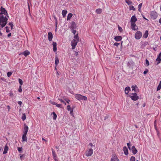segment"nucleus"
<instances>
[{
  "instance_id": "nucleus-58",
  "label": "nucleus",
  "mask_w": 161,
  "mask_h": 161,
  "mask_svg": "<svg viewBox=\"0 0 161 161\" xmlns=\"http://www.w3.org/2000/svg\"><path fill=\"white\" fill-rule=\"evenodd\" d=\"M74 25H75V23L74 22H72V25L73 26Z\"/></svg>"
},
{
  "instance_id": "nucleus-33",
  "label": "nucleus",
  "mask_w": 161,
  "mask_h": 161,
  "mask_svg": "<svg viewBox=\"0 0 161 161\" xmlns=\"http://www.w3.org/2000/svg\"><path fill=\"white\" fill-rule=\"evenodd\" d=\"M142 6V3H140L138 6V8L139 11H141V9Z\"/></svg>"
},
{
  "instance_id": "nucleus-39",
  "label": "nucleus",
  "mask_w": 161,
  "mask_h": 161,
  "mask_svg": "<svg viewBox=\"0 0 161 161\" xmlns=\"http://www.w3.org/2000/svg\"><path fill=\"white\" fill-rule=\"evenodd\" d=\"M12 74V72H9L7 73V76L8 77H10Z\"/></svg>"
},
{
  "instance_id": "nucleus-42",
  "label": "nucleus",
  "mask_w": 161,
  "mask_h": 161,
  "mask_svg": "<svg viewBox=\"0 0 161 161\" xmlns=\"http://www.w3.org/2000/svg\"><path fill=\"white\" fill-rule=\"evenodd\" d=\"M49 103H50L54 105H56V103L55 102L51 100L49 101Z\"/></svg>"
},
{
  "instance_id": "nucleus-25",
  "label": "nucleus",
  "mask_w": 161,
  "mask_h": 161,
  "mask_svg": "<svg viewBox=\"0 0 161 161\" xmlns=\"http://www.w3.org/2000/svg\"><path fill=\"white\" fill-rule=\"evenodd\" d=\"M130 88L129 87H127L125 88V92L126 94H128L130 91Z\"/></svg>"
},
{
  "instance_id": "nucleus-55",
  "label": "nucleus",
  "mask_w": 161,
  "mask_h": 161,
  "mask_svg": "<svg viewBox=\"0 0 161 161\" xmlns=\"http://www.w3.org/2000/svg\"><path fill=\"white\" fill-rule=\"evenodd\" d=\"M18 104H19L20 105H21L22 104V102L20 101H19L18 102Z\"/></svg>"
},
{
  "instance_id": "nucleus-60",
  "label": "nucleus",
  "mask_w": 161,
  "mask_h": 161,
  "mask_svg": "<svg viewBox=\"0 0 161 161\" xmlns=\"http://www.w3.org/2000/svg\"><path fill=\"white\" fill-rule=\"evenodd\" d=\"M11 33L8 34L7 35L8 37H9L10 36H11Z\"/></svg>"
},
{
  "instance_id": "nucleus-53",
  "label": "nucleus",
  "mask_w": 161,
  "mask_h": 161,
  "mask_svg": "<svg viewBox=\"0 0 161 161\" xmlns=\"http://www.w3.org/2000/svg\"><path fill=\"white\" fill-rule=\"evenodd\" d=\"M72 32L75 35L76 33V31L75 30H73L72 31Z\"/></svg>"
},
{
  "instance_id": "nucleus-22",
  "label": "nucleus",
  "mask_w": 161,
  "mask_h": 161,
  "mask_svg": "<svg viewBox=\"0 0 161 161\" xmlns=\"http://www.w3.org/2000/svg\"><path fill=\"white\" fill-rule=\"evenodd\" d=\"M30 52L28 50L25 51L22 53L26 57L30 54Z\"/></svg>"
},
{
  "instance_id": "nucleus-24",
  "label": "nucleus",
  "mask_w": 161,
  "mask_h": 161,
  "mask_svg": "<svg viewBox=\"0 0 161 161\" xmlns=\"http://www.w3.org/2000/svg\"><path fill=\"white\" fill-rule=\"evenodd\" d=\"M67 13V11L66 10H63L62 11V14L63 17H65Z\"/></svg>"
},
{
  "instance_id": "nucleus-14",
  "label": "nucleus",
  "mask_w": 161,
  "mask_h": 161,
  "mask_svg": "<svg viewBox=\"0 0 161 161\" xmlns=\"http://www.w3.org/2000/svg\"><path fill=\"white\" fill-rule=\"evenodd\" d=\"M137 21V19L135 15L132 16L130 19L131 23H135Z\"/></svg>"
},
{
  "instance_id": "nucleus-48",
  "label": "nucleus",
  "mask_w": 161,
  "mask_h": 161,
  "mask_svg": "<svg viewBox=\"0 0 161 161\" xmlns=\"http://www.w3.org/2000/svg\"><path fill=\"white\" fill-rule=\"evenodd\" d=\"M18 91H19V92H22V88H21V86H19V89H18Z\"/></svg>"
},
{
  "instance_id": "nucleus-41",
  "label": "nucleus",
  "mask_w": 161,
  "mask_h": 161,
  "mask_svg": "<svg viewBox=\"0 0 161 161\" xmlns=\"http://www.w3.org/2000/svg\"><path fill=\"white\" fill-rule=\"evenodd\" d=\"M17 150H18V151L19 152V153H21V152L22 151V147H17Z\"/></svg>"
},
{
  "instance_id": "nucleus-49",
  "label": "nucleus",
  "mask_w": 161,
  "mask_h": 161,
  "mask_svg": "<svg viewBox=\"0 0 161 161\" xmlns=\"http://www.w3.org/2000/svg\"><path fill=\"white\" fill-rule=\"evenodd\" d=\"M58 100L61 103H64V101L62 99L60 98L59 97L58 98Z\"/></svg>"
},
{
  "instance_id": "nucleus-62",
  "label": "nucleus",
  "mask_w": 161,
  "mask_h": 161,
  "mask_svg": "<svg viewBox=\"0 0 161 161\" xmlns=\"http://www.w3.org/2000/svg\"><path fill=\"white\" fill-rule=\"evenodd\" d=\"M70 114H71V115L73 114V110H70Z\"/></svg>"
},
{
  "instance_id": "nucleus-56",
  "label": "nucleus",
  "mask_w": 161,
  "mask_h": 161,
  "mask_svg": "<svg viewBox=\"0 0 161 161\" xmlns=\"http://www.w3.org/2000/svg\"><path fill=\"white\" fill-rule=\"evenodd\" d=\"M7 108L8 109V111H9L10 109V107L9 105H8L7 106Z\"/></svg>"
},
{
  "instance_id": "nucleus-36",
  "label": "nucleus",
  "mask_w": 161,
  "mask_h": 161,
  "mask_svg": "<svg viewBox=\"0 0 161 161\" xmlns=\"http://www.w3.org/2000/svg\"><path fill=\"white\" fill-rule=\"evenodd\" d=\"M130 161H135V158L134 156H131L130 158Z\"/></svg>"
},
{
  "instance_id": "nucleus-40",
  "label": "nucleus",
  "mask_w": 161,
  "mask_h": 161,
  "mask_svg": "<svg viewBox=\"0 0 161 161\" xmlns=\"http://www.w3.org/2000/svg\"><path fill=\"white\" fill-rule=\"evenodd\" d=\"M118 30L120 32H122L123 31L122 28L121 27H120L119 25L118 26Z\"/></svg>"
},
{
  "instance_id": "nucleus-43",
  "label": "nucleus",
  "mask_w": 161,
  "mask_h": 161,
  "mask_svg": "<svg viewBox=\"0 0 161 161\" xmlns=\"http://www.w3.org/2000/svg\"><path fill=\"white\" fill-rule=\"evenodd\" d=\"M56 106L59 108H62V105L61 104H58L57 103H56Z\"/></svg>"
},
{
  "instance_id": "nucleus-10",
  "label": "nucleus",
  "mask_w": 161,
  "mask_h": 161,
  "mask_svg": "<svg viewBox=\"0 0 161 161\" xmlns=\"http://www.w3.org/2000/svg\"><path fill=\"white\" fill-rule=\"evenodd\" d=\"M131 28L132 30L135 31L138 29L135 23H131Z\"/></svg>"
},
{
  "instance_id": "nucleus-44",
  "label": "nucleus",
  "mask_w": 161,
  "mask_h": 161,
  "mask_svg": "<svg viewBox=\"0 0 161 161\" xmlns=\"http://www.w3.org/2000/svg\"><path fill=\"white\" fill-rule=\"evenodd\" d=\"M5 28H6V32L7 33H8V32H10V30H9V27H8L6 26L5 27Z\"/></svg>"
},
{
  "instance_id": "nucleus-28",
  "label": "nucleus",
  "mask_w": 161,
  "mask_h": 161,
  "mask_svg": "<svg viewBox=\"0 0 161 161\" xmlns=\"http://www.w3.org/2000/svg\"><path fill=\"white\" fill-rule=\"evenodd\" d=\"M125 2L127 3L129 5H131L133 3L132 2L130 1V0H125Z\"/></svg>"
},
{
  "instance_id": "nucleus-8",
  "label": "nucleus",
  "mask_w": 161,
  "mask_h": 161,
  "mask_svg": "<svg viewBox=\"0 0 161 161\" xmlns=\"http://www.w3.org/2000/svg\"><path fill=\"white\" fill-rule=\"evenodd\" d=\"M78 41L75 39H73L71 42V45L72 46V49H75V46H76Z\"/></svg>"
},
{
  "instance_id": "nucleus-27",
  "label": "nucleus",
  "mask_w": 161,
  "mask_h": 161,
  "mask_svg": "<svg viewBox=\"0 0 161 161\" xmlns=\"http://www.w3.org/2000/svg\"><path fill=\"white\" fill-rule=\"evenodd\" d=\"M72 16L73 14L71 13H69V14H68L67 17V20H69L72 17Z\"/></svg>"
},
{
  "instance_id": "nucleus-16",
  "label": "nucleus",
  "mask_w": 161,
  "mask_h": 161,
  "mask_svg": "<svg viewBox=\"0 0 161 161\" xmlns=\"http://www.w3.org/2000/svg\"><path fill=\"white\" fill-rule=\"evenodd\" d=\"M53 51L54 52H55L57 51V43L55 42H53Z\"/></svg>"
},
{
  "instance_id": "nucleus-13",
  "label": "nucleus",
  "mask_w": 161,
  "mask_h": 161,
  "mask_svg": "<svg viewBox=\"0 0 161 161\" xmlns=\"http://www.w3.org/2000/svg\"><path fill=\"white\" fill-rule=\"evenodd\" d=\"M27 134L23 133L22 136V142H26L27 139V138L26 136Z\"/></svg>"
},
{
  "instance_id": "nucleus-45",
  "label": "nucleus",
  "mask_w": 161,
  "mask_h": 161,
  "mask_svg": "<svg viewBox=\"0 0 161 161\" xmlns=\"http://www.w3.org/2000/svg\"><path fill=\"white\" fill-rule=\"evenodd\" d=\"M67 109L68 111H69L70 110H71V109L70 106L69 105H68L67 106Z\"/></svg>"
},
{
  "instance_id": "nucleus-9",
  "label": "nucleus",
  "mask_w": 161,
  "mask_h": 161,
  "mask_svg": "<svg viewBox=\"0 0 161 161\" xmlns=\"http://www.w3.org/2000/svg\"><path fill=\"white\" fill-rule=\"evenodd\" d=\"M110 161H119V159L115 154H113Z\"/></svg>"
},
{
  "instance_id": "nucleus-37",
  "label": "nucleus",
  "mask_w": 161,
  "mask_h": 161,
  "mask_svg": "<svg viewBox=\"0 0 161 161\" xmlns=\"http://www.w3.org/2000/svg\"><path fill=\"white\" fill-rule=\"evenodd\" d=\"M146 64L147 66H148L149 65V61L147 59L146 60Z\"/></svg>"
},
{
  "instance_id": "nucleus-32",
  "label": "nucleus",
  "mask_w": 161,
  "mask_h": 161,
  "mask_svg": "<svg viewBox=\"0 0 161 161\" xmlns=\"http://www.w3.org/2000/svg\"><path fill=\"white\" fill-rule=\"evenodd\" d=\"M74 38L75 39V40L78 41H79V37L78 36V34H77L74 36Z\"/></svg>"
},
{
  "instance_id": "nucleus-52",
  "label": "nucleus",
  "mask_w": 161,
  "mask_h": 161,
  "mask_svg": "<svg viewBox=\"0 0 161 161\" xmlns=\"http://www.w3.org/2000/svg\"><path fill=\"white\" fill-rule=\"evenodd\" d=\"M148 71V70L147 69H146L145 71H144L143 74L144 75L146 74Z\"/></svg>"
},
{
  "instance_id": "nucleus-57",
  "label": "nucleus",
  "mask_w": 161,
  "mask_h": 161,
  "mask_svg": "<svg viewBox=\"0 0 161 161\" xmlns=\"http://www.w3.org/2000/svg\"><path fill=\"white\" fill-rule=\"evenodd\" d=\"M158 57L161 58V52L158 55Z\"/></svg>"
},
{
  "instance_id": "nucleus-11",
  "label": "nucleus",
  "mask_w": 161,
  "mask_h": 161,
  "mask_svg": "<svg viewBox=\"0 0 161 161\" xmlns=\"http://www.w3.org/2000/svg\"><path fill=\"white\" fill-rule=\"evenodd\" d=\"M24 130L23 132V133L27 134L29 128L25 124H24Z\"/></svg>"
},
{
  "instance_id": "nucleus-6",
  "label": "nucleus",
  "mask_w": 161,
  "mask_h": 161,
  "mask_svg": "<svg viewBox=\"0 0 161 161\" xmlns=\"http://www.w3.org/2000/svg\"><path fill=\"white\" fill-rule=\"evenodd\" d=\"M130 97L133 101H136L139 98V96L136 93H131L130 95Z\"/></svg>"
},
{
  "instance_id": "nucleus-19",
  "label": "nucleus",
  "mask_w": 161,
  "mask_h": 161,
  "mask_svg": "<svg viewBox=\"0 0 161 161\" xmlns=\"http://www.w3.org/2000/svg\"><path fill=\"white\" fill-rule=\"evenodd\" d=\"M123 150L125 155H127L128 154V151L127 148L126 147H123Z\"/></svg>"
},
{
  "instance_id": "nucleus-61",
  "label": "nucleus",
  "mask_w": 161,
  "mask_h": 161,
  "mask_svg": "<svg viewBox=\"0 0 161 161\" xmlns=\"http://www.w3.org/2000/svg\"><path fill=\"white\" fill-rule=\"evenodd\" d=\"M142 17L144 19L148 20L145 17L144 15H143Z\"/></svg>"
},
{
  "instance_id": "nucleus-54",
  "label": "nucleus",
  "mask_w": 161,
  "mask_h": 161,
  "mask_svg": "<svg viewBox=\"0 0 161 161\" xmlns=\"http://www.w3.org/2000/svg\"><path fill=\"white\" fill-rule=\"evenodd\" d=\"M127 145L128 146V147L129 149H130V143H127Z\"/></svg>"
},
{
  "instance_id": "nucleus-47",
  "label": "nucleus",
  "mask_w": 161,
  "mask_h": 161,
  "mask_svg": "<svg viewBox=\"0 0 161 161\" xmlns=\"http://www.w3.org/2000/svg\"><path fill=\"white\" fill-rule=\"evenodd\" d=\"M13 94L11 91H10L9 96L10 97H13Z\"/></svg>"
},
{
  "instance_id": "nucleus-31",
  "label": "nucleus",
  "mask_w": 161,
  "mask_h": 161,
  "mask_svg": "<svg viewBox=\"0 0 161 161\" xmlns=\"http://www.w3.org/2000/svg\"><path fill=\"white\" fill-rule=\"evenodd\" d=\"M55 62L56 65H57L58 64L59 60L58 58L57 57H56L55 58Z\"/></svg>"
},
{
  "instance_id": "nucleus-5",
  "label": "nucleus",
  "mask_w": 161,
  "mask_h": 161,
  "mask_svg": "<svg viewBox=\"0 0 161 161\" xmlns=\"http://www.w3.org/2000/svg\"><path fill=\"white\" fill-rule=\"evenodd\" d=\"M142 35V33L140 31H138L135 34V37L136 39L139 40L141 38Z\"/></svg>"
},
{
  "instance_id": "nucleus-26",
  "label": "nucleus",
  "mask_w": 161,
  "mask_h": 161,
  "mask_svg": "<svg viewBox=\"0 0 161 161\" xmlns=\"http://www.w3.org/2000/svg\"><path fill=\"white\" fill-rule=\"evenodd\" d=\"M102 11V9L100 8L97 9L96 10V13L98 14H99L101 13Z\"/></svg>"
},
{
  "instance_id": "nucleus-7",
  "label": "nucleus",
  "mask_w": 161,
  "mask_h": 161,
  "mask_svg": "<svg viewBox=\"0 0 161 161\" xmlns=\"http://www.w3.org/2000/svg\"><path fill=\"white\" fill-rule=\"evenodd\" d=\"M158 14L155 11H152L151 12L150 16L151 19L154 20L156 19L158 17Z\"/></svg>"
},
{
  "instance_id": "nucleus-2",
  "label": "nucleus",
  "mask_w": 161,
  "mask_h": 161,
  "mask_svg": "<svg viewBox=\"0 0 161 161\" xmlns=\"http://www.w3.org/2000/svg\"><path fill=\"white\" fill-rule=\"evenodd\" d=\"M75 98L79 100H86L87 98L86 97L80 94H76L75 95Z\"/></svg>"
},
{
  "instance_id": "nucleus-17",
  "label": "nucleus",
  "mask_w": 161,
  "mask_h": 161,
  "mask_svg": "<svg viewBox=\"0 0 161 161\" xmlns=\"http://www.w3.org/2000/svg\"><path fill=\"white\" fill-rule=\"evenodd\" d=\"M131 150H132V152L134 154H136L137 153V150L135 148V146H133L132 147Z\"/></svg>"
},
{
  "instance_id": "nucleus-23",
  "label": "nucleus",
  "mask_w": 161,
  "mask_h": 161,
  "mask_svg": "<svg viewBox=\"0 0 161 161\" xmlns=\"http://www.w3.org/2000/svg\"><path fill=\"white\" fill-rule=\"evenodd\" d=\"M148 31L147 30H146L145 33L144 34L143 37L144 38H147L148 36Z\"/></svg>"
},
{
  "instance_id": "nucleus-63",
  "label": "nucleus",
  "mask_w": 161,
  "mask_h": 161,
  "mask_svg": "<svg viewBox=\"0 0 161 161\" xmlns=\"http://www.w3.org/2000/svg\"><path fill=\"white\" fill-rule=\"evenodd\" d=\"M66 102L67 103H69V102H70V100L68 99V100H66Z\"/></svg>"
},
{
  "instance_id": "nucleus-3",
  "label": "nucleus",
  "mask_w": 161,
  "mask_h": 161,
  "mask_svg": "<svg viewBox=\"0 0 161 161\" xmlns=\"http://www.w3.org/2000/svg\"><path fill=\"white\" fill-rule=\"evenodd\" d=\"M93 152V150L92 148H87L85 151V154L86 157H89L92 155Z\"/></svg>"
},
{
  "instance_id": "nucleus-18",
  "label": "nucleus",
  "mask_w": 161,
  "mask_h": 161,
  "mask_svg": "<svg viewBox=\"0 0 161 161\" xmlns=\"http://www.w3.org/2000/svg\"><path fill=\"white\" fill-rule=\"evenodd\" d=\"M114 39L116 41L118 42L121 41L122 38L120 36H117L115 37Z\"/></svg>"
},
{
  "instance_id": "nucleus-50",
  "label": "nucleus",
  "mask_w": 161,
  "mask_h": 161,
  "mask_svg": "<svg viewBox=\"0 0 161 161\" xmlns=\"http://www.w3.org/2000/svg\"><path fill=\"white\" fill-rule=\"evenodd\" d=\"M8 25L10 26L11 27V29H12L13 27L14 26L13 24L11 22H9L8 24Z\"/></svg>"
},
{
  "instance_id": "nucleus-29",
  "label": "nucleus",
  "mask_w": 161,
  "mask_h": 161,
  "mask_svg": "<svg viewBox=\"0 0 161 161\" xmlns=\"http://www.w3.org/2000/svg\"><path fill=\"white\" fill-rule=\"evenodd\" d=\"M156 61L158 62L157 64H158L161 62V58L158 57L156 59Z\"/></svg>"
},
{
  "instance_id": "nucleus-34",
  "label": "nucleus",
  "mask_w": 161,
  "mask_h": 161,
  "mask_svg": "<svg viewBox=\"0 0 161 161\" xmlns=\"http://www.w3.org/2000/svg\"><path fill=\"white\" fill-rule=\"evenodd\" d=\"M129 8L130 10H132L133 11H135L136 10L135 8L133 6L130 5L129 6Z\"/></svg>"
},
{
  "instance_id": "nucleus-4",
  "label": "nucleus",
  "mask_w": 161,
  "mask_h": 161,
  "mask_svg": "<svg viewBox=\"0 0 161 161\" xmlns=\"http://www.w3.org/2000/svg\"><path fill=\"white\" fill-rule=\"evenodd\" d=\"M0 11L1 12L0 13V15H3V14H4L5 16H7V17H8V14L7 13V12L5 9L3 8V7H1L0 8Z\"/></svg>"
},
{
  "instance_id": "nucleus-64",
  "label": "nucleus",
  "mask_w": 161,
  "mask_h": 161,
  "mask_svg": "<svg viewBox=\"0 0 161 161\" xmlns=\"http://www.w3.org/2000/svg\"><path fill=\"white\" fill-rule=\"evenodd\" d=\"M159 22L161 24V18L159 20Z\"/></svg>"
},
{
  "instance_id": "nucleus-15",
  "label": "nucleus",
  "mask_w": 161,
  "mask_h": 161,
  "mask_svg": "<svg viewBox=\"0 0 161 161\" xmlns=\"http://www.w3.org/2000/svg\"><path fill=\"white\" fill-rule=\"evenodd\" d=\"M131 88L132 90L134 91L135 92H138V88L136 85H135V86L133 85L132 86Z\"/></svg>"
},
{
  "instance_id": "nucleus-30",
  "label": "nucleus",
  "mask_w": 161,
  "mask_h": 161,
  "mask_svg": "<svg viewBox=\"0 0 161 161\" xmlns=\"http://www.w3.org/2000/svg\"><path fill=\"white\" fill-rule=\"evenodd\" d=\"M52 114H53V119L54 120H56L57 118V115L55 112H53Z\"/></svg>"
},
{
  "instance_id": "nucleus-38",
  "label": "nucleus",
  "mask_w": 161,
  "mask_h": 161,
  "mask_svg": "<svg viewBox=\"0 0 161 161\" xmlns=\"http://www.w3.org/2000/svg\"><path fill=\"white\" fill-rule=\"evenodd\" d=\"M19 83L20 85V86L23 85V82L21 79H19Z\"/></svg>"
},
{
  "instance_id": "nucleus-46",
  "label": "nucleus",
  "mask_w": 161,
  "mask_h": 161,
  "mask_svg": "<svg viewBox=\"0 0 161 161\" xmlns=\"http://www.w3.org/2000/svg\"><path fill=\"white\" fill-rule=\"evenodd\" d=\"M161 88V86L160 85H158V86L157 87V91H158L160 90Z\"/></svg>"
},
{
  "instance_id": "nucleus-1",
  "label": "nucleus",
  "mask_w": 161,
  "mask_h": 161,
  "mask_svg": "<svg viewBox=\"0 0 161 161\" xmlns=\"http://www.w3.org/2000/svg\"><path fill=\"white\" fill-rule=\"evenodd\" d=\"M8 19L6 16L0 15V25L3 28L6 25L7 23Z\"/></svg>"
},
{
  "instance_id": "nucleus-59",
  "label": "nucleus",
  "mask_w": 161,
  "mask_h": 161,
  "mask_svg": "<svg viewBox=\"0 0 161 161\" xmlns=\"http://www.w3.org/2000/svg\"><path fill=\"white\" fill-rule=\"evenodd\" d=\"M89 145L91 147H92L93 146V145L91 143H90L89 144Z\"/></svg>"
},
{
  "instance_id": "nucleus-35",
  "label": "nucleus",
  "mask_w": 161,
  "mask_h": 161,
  "mask_svg": "<svg viewBox=\"0 0 161 161\" xmlns=\"http://www.w3.org/2000/svg\"><path fill=\"white\" fill-rule=\"evenodd\" d=\"M26 116L25 114H23L22 117V119L23 121L25 120L26 119Z\"/></svg>"
},
{
  "instance_id": "nucleus-12",
  "label": "nucleus",
  "mask_w": 161,
  "mask_h": 161,
  "mask_svg": "<svg viewBox=\"0 0 161 161\" xmlns=\"http://www.w3.org/2000/svg\"><path fill=\"white\" fill-rule=\"evenodd\" d=\"M48 36L49 41H51L53 38V35L51 32H49L48 33Z\"/></svg>"
},
{
  "instance_id": "nucleus-51",
  "label": "nucleus",
  "mask_w": 161,
  "mask_h": 161,
  "mask_svg": "<svg viewBox=\"0 0 161 161\" xmlns=\"http://www.w3.org/2000/svg\"><path fill=\"white\" fill-rule=\"evenodd\" d=\"M119 45V43H117V42H115V43L114 44V46H116V47H118V46Z\"/></svg>"
},
{
  "instance_id": "nucleus-20",
  "label": "nucleus",
  "mask_w": 161,
  "mask_h": 161,
  "mask_svg": "<svg viewBox=\"0 0 161 161\" xmlns=\"http://www.w3.org/2000/svg\"><path fill=\"white\" fill-rule=\"evenodd\" d=\"M8 146L7 145H5V146L4 147V151L3 152V154H6L7 153L8 151Z\"/></svg>"
},
{
  "instance_id": "nucleus-21",
  "label": "nucleus",
  "mask_w": 161,
  "mask_h": 161,
  "mask_svg": "<svg viewBox=\"0 0 161 161\" xmlns=\"http://www.w3.org/2000/svg\"><path fill=\"white\" fill-rule=\"evenodd\" d=\"M53 156L54 159H57L55 151L53 150V149H52Z\"/></svg>"
}]
</instances>
